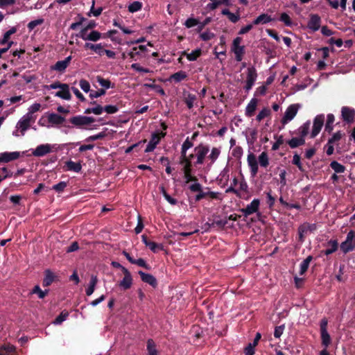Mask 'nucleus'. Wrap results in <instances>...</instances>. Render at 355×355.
<instances>
[{"label":"nucleus","instance_id":"1","mask_svg":"<svg viewBox=\"0 0 355 355\" xmlns=\"http://www.w3.org/2000/svg\"><path fill=\"white\" fill-rule=\"evenodd\" d=\"M340 121L336 123L335 133L347 131L355 133V109L349 106H343L340 109Z\"/></svg>","mask_w":355,"mask_h":355},{"label":"nucleus","instance_id":"2","mask_svg":"<svg viewBox=\"0 0 355 355\" xmlns=\"http://www.w3.org/2000/svg\"><path fill=\"white\" fill-rule=\"evenodd\" d=\"M335 125V116L333 114H328L326 121L324 114H318L313 119L311 133H320L323 126H324V132L331 133L334 130V128H336Z\"/></svg>","mask_w":355,"mask_h":355},{"label":"nucleus","instance_id":"3","mask_svg":"<svg viewBox=\"0 0 355 355\" xmlns=\"http://www.w3.org/2000/svg\"><path fill=\"white\" fill-rule=\"evenodd\" d=\"M62 149L61 145L57 144H44L38 145L35 148L31 149L34 157H41L51 153H57Z\"/></svg>","mask_w":355,"mask_h":355},{"label":"nucleus","instance_id":"4","mask_svg":"<svg viewBox=\"0 0 355 355\" xmlns=\"http://www.w3.org/2000/svg\"><path fill=\"white\" fill-rule=\"evenodd\" d=\"M65 121L64 117L55 113H45L40 119V123L42 125L58 126L63 123Z\"/></svg>","mask_w":355,"mask_h":355},{"label":"nucleus","instance_id":"5","mask_svg":"<svg viewBox=\"0 0 355 355\" xmlns=\"http://www.w3.org/2000/svg\"><path fill=\"white\" fill-rule=\"evenodd\" d=\"M355 248V232L349 231L345 241L340 244V249L343 253L346 254L352 251Z\"/></svg>","mask_w":355,"mask_h":355},{"label":"nucleus","instance_id":"6","mask_svg":"<svg viewBox=\"0 0 355 355\" xmlns=\"http://www.w3.org/2000/svg\"><path fill=\"white\" fill-rule=\"evenodd\" d=\"M327 319L324 318L320 321V334H321V340L322 345L327 348L331 343V337L327 331Z\"/></svg>","mask_w":355,"mask_h":355},{"label":"nucleus","instance_id":"7","mask_svg":"<svg viewBox=\"0 0 355 355\" xmlns=\"http://www.w3.org/2000/svg\"><path fill=\"white\" fill-rule=\"evenodd\" d=\"M94 119L92 116L78 115L71 117L69 119L70 123L77 127L88 125L94 122Z\"/></svg>","mask_w":355,"mask_h":355},{"label":"nucleus","instance_id":"8","mask_svg":"<svg viewBox=\"0 0 355 355\" xmlns=\"http://www.w3.org/2000/svg\"><path fill=\"white\" fill-rule=\"evenodd\" d=\"M30 114H26L18 121L17 128L19 129L21 132L27 130L28 128L31 126V124L35 122V116H31Z\"/></svg>","mask_w":355,"mask_h":355},{"label":"nucleus","instance_id":"9","mask_svg":"<svg viewBox=\"0 0 355 355\" xmlns=\"http://www.w3.org/2000/svg\"><path fill=\"white\" fill-rule=\"evenodd\" d=\"M260 205V200L258 198H254L249 205L245 208L240 209V211L245 217L253 214L258 211Z\"/></svg>","mask_w":355,"mask_h":355},{"label":"nucleus","instance_id":"10","mask_svg":"<svg viewBox=\"0 0 355 355\" xmlns=\"http://www.w3.org/2000/svg\"><path fill=\"white\" fill-rule=\"evenodd\" d=\"M300 108V105L298 104H292L289 105L282 119V122L283 124H285L288 123V121H291L295 116L297 114V111Z\"/></svg>","mask_w":355,"mask_h":355},{"label":"nucleus","instance_id":"11","mask_svg":"<svg viewBox=\"0 0 355 355\" xmlns=\"http://www.w3.org/2000/svg\"><path fill=\"white\" fill-rule=\"evenodd\" d=\"M247 162L250 168V175L252 178H254L259 170V162L256 156L252 153H249L247 157Z\"/></svg>","mask_w":355,"mask_h":355},{"label":"nucleus","instance_id":"12","mask_svg":"<svg viewBox=\"0 0 355 355\" xmlns=\"http://www.w3.org/2000/svg\"><path fill=\"white\" fill-rule=\"evenodd\" d=\"M196 160L193 162L195 166L203 164L204 159L209 152V148L204 146H198L195 148Z\"/></svg>","mask_w":355,"mask_h":355},{"label":"nucleus","instance_id":"13","mask_svg":"<svg viewBox=\"0 0 355 355\" xmlns=\"http://www.w3.org/2000/svg\"><path fill=\"white\" fill-rule=\"evenodd\" d=\"M123 274L124 277L123 279L120 281L119 285L122 289L127 290L129 289L132 284V278L127 268H123Z\"/></svg>","mask_w":355,"mask_h":355},{"label":"nucleus","instance_id":"14","mask_svg":"<svg viewBox=\"0 0 355 355\" xmlns=\"http://www.w3.org/2000/svg\"><path fill=\"white\" fill-rule=\"evenodd\" d=\"M321 24V18L318 15L312 14L310 15V19L308 21L307 27L315 32L319 30Z\"/></svg>","mask_w":355,"mask_h":355},{"label":"nucleus","instance_id":"15","mask_svg":"<svg viewBox=\"0 0 355 355\" xmlns=\"http://www.w3.org/2000/svg\"><path fill=\"white\" fill-rule=\"evenodd\" d=\"M142 241L145 245L153 252L154 253L157 252L159 250H163L164 246L162 244L156 243L153 241H148L146 235L141 236Z\"/></svg>","mask_w":355,"mask_h":355},{"label":"nucleus","instance_id":"16","mask_svg":"<svg viewBox=\"0 0 355 355\" xmlns=\"http://www.w3.org/2000/svg\"><path fill=\"white\" fill-rule=\"evenodd\" d=\"M71 60V56L69 55L63 60L58 61L53 66H51V69L59 72H64L69 66Z\"/></svg>","mask_w":355,"mask_h":355},{"label":"nucleus","instance_id":"17","mask_svg":"<svg viewBox=\"0 0 355 355\" xmlns=\"http://www.w3.org/2000/svg\"><path fill=\"white\" fill-rule=\"evenodd\" d=\"M20 157V153L17 151L5 152L0 153V162L7 163L17 159Z\"/></svg>","mask_w":355,"mask_h":355},{"label":"nucleus","instance_id":"18","mask_svg":"<svg viewBox=\"0 0 355 355\" xmlns=\"http://www.w3.org/2000/svg\"><path fill=\"white\" fill-rule=\"evenodd\" d=\"M138 273L144 282L148 284L153 288H155L157 286V281L156 278L151 274L146 273L141 270L139 271Z\"/></svg>","mask_w":355,"mask_h":355},{"label":"nucleus","instance_id":"19","mask_svg":"<svg viewBox=\"0 0 355 355\" xmlns=\"http://www.w3.org/2000/svg\"><path fill=\"white\" fill-rule=\"evenodd\" d=\"M340 139L341 135H333V137L329 139L327 144L324 146L326 153L328 155H331L334 153V143L338 141Z\"/></svg>","mask_w":355,"mask_h":355},{"label":"nucleus","instance_id":"20","mask_svg":"<svg viewBox=\"0 0 355 355\" xmlns=\"http://www.w3.org/2000/svg\"><path fill=\"white\" fill-rule=\"evenodd\" d=\"M183 166V172H184V178L186 183H189L191 181H196V178L193 177L191 174V168H190V164L189 162H180Z\"/></svg>","mask_w":355,"mask_h":355},{"label":"nucleus","instance_id":"21","mask_svg":"<svg viewBox=\"0 0 355 355\" xmlns=\"http://www.w3.org/2000/svg\"><path fill=\"white\" fill-rule=\"evenodd\" d=\"M58 279V276L55 275L51 270L47 269L44 271V277L43 279L42 285L44 287L50 286L53 282Z\"/></svg>","mask_w":355,"mask_h":355},{"label":"nucleus","instance_id":"22","mask_svg":"<svg viewBox=\"0 0 355 355\" xmlns=\"http://www.w3.org/2000/svg\"><path fill=\"white\" fill-rule=\"evenodd\" d=\"M193 146V143L189 140V137L184 141L181 148V155L180 157V162H188L186 158L187 151Z\"/></svg>","mask_w":355,"mask_h":355},{"label":"nucleus","instance_id":"23","mask_svg":"<svg viewBox=\"0 0 355 355\" xmlns=\"http://www.w3.org/2000/svg\"><path fill=\"white\" fill-rule=\"evenodd\" d=\"M258 103V100L253 98L250 100L245 108V115L251 117L254 115Z\"/></svg>","mask_w":355,"mask_h":355},{"label":"nucleus","instance_id":"24","mask_svg":"<svg viewBox=\"0 0 355 355\" xmlns=\"http://www.w3.org/2000/svg\"><path fill=\"white\" fill-rule=\"evenodd\" d=\"M159 135H152V138L144 150L145 153L152 152L156 148L160 140Z\"/></svg>","mask_w":355,"mask_h":355},{"label":"nucleus","instance_id":"25","mask_svg":"<svg viewBox=\"0 0 355 355\" xmlns=\"http://www.w3.org/2000/svg\"><path fill=\"white\" fill-rule=\"evenodd\" d=\"M273 20L272 18L270 15L266 13L261 14L259 15L254 21L253 24L254 25H258V24H268Z\"/></svg>","mask_w":355,"mask_h":355},{"label":"nucleus","instance_id":"26","mask_svg":"<svg viewBox=\"0 0 355 355\" xmlns=\"http://www.w3.org/2000/svg\"><path fill=\"white\" fill-rule=\"evenodd\" d=\"M305 135H301L299 137H293L291 139L288 141V144L291 148H297L300 146L304 144L305 139L303 136Z\"/></svg>","mask_w":355,"mask_h":355},{"label":"nucleus","instance_id":"27","mask_svg":"<svg viewBox=\"0 0 355 355\" xmlns=\"http://www.w3.org/2000/svg\"><path fill=\"white\" fill-rule=\"evenodd\" d=\"M327 245L329 248L326 249L323 252L325 255H329L338 250V243L336 240H330L327 242Z\"/></svg>","mask_w":355,"mask_h":355},{"label":"nucleus","instance_id":"28","mask_svg":"<svg viewBox=\"0 0 355 355\" xmlns=\"http://www.w3.org/2000/svg\"><path fill=\"white\" fill-rule=\"evenodd\" d=\"M61 90L57 92L55 94V96L60 97L64 100H70L71 95L69 92V86L67 84V87L60 89Z\"/></svg>","mask_w":355,"mask_h":355},{"label":"nucleus","instance_id":"29","mask_svg":"<svg viewBox=\"0 0 355 355\" xmlns=\"http://www.w3.org/2000/svg\"><path fill=\"white\" fill-rule=\"evenodd\" d=\"M147 51V47L146 45H139L138 47H134L132 50L129 53V55L131 58L134 59L136 55H140L142 53Z\"/></svg>","mask_w":355,"mask_h":355},{"label":"nucleus","instance_id":"30","mask_svg":"<svg viewBox=\"0 0 355 355\" xmlns=\"http://www.w3.org/2000/svg\"><path fill=\"white\" fill-rule=\"evenodd\" d=\"M258 162L261 167L266 168L269 165V157L268 153L265 151L262 152L258 157Z\"/></svg>","mask_w":355,"mask_h":355},{"label":"nucleus","instance_id":"31","mask_svg":"<svg viewBox=\"0 0 355 355\" xmlns=\"http://www.w3.org/2000/svg\"><path fill=\"white\" fill-rule=\"evenodd\" d=\"M97 282H98V279H97L96 276L92 275L91 277L89 286L85 291L87 295L89 296V295H92V293H94V291L95 290V287L97 284Z\"/></svg>","mask_w":355,"mask_h":355},{"label":"nucleus","instance_id":"32","mask_svg":"<svg viewBox=\"0 0 355 355\" xmlns=\"http://www.w3.org/2000/svg\"><path fill=\"white\" fill-rule=\"evenodd\" d=\"M187 78V74L184 71H179L170 76V80H173L176 83H180Z\"/></svg>","mask_w":355,"mask_h":355},{"label":"nucleus","instance_id":"33","mask_svg":"<svg viewBox=\"0 0 355 355\" xmlns=\"http://www.w3.org/2000/svg\"><path fill=\"white\" fill-rule=\"evenodd\" d=\"M66 167L68 171L77 173L80 172L82 168L81 164L80 163L74 162L71 160L66 162Z\"/></svg>","mask_w":355,"mask_h":355},{"label":"nucleus","instance_id":"34","mask_svg":"<svg viewBox=\"0 0 355 355\" xmlns=\"http://www.w3.org/2000/svg\"><path fill=\"white\" fill-rule=\"evenodd\" d=\"M257 77L256 69L254 67L248 68L246 81L251 82L254 84Z\"/></svg>","mask_w":355,"mask_h":355},{"label":"nucleus","instance_id":"35","mask_svg":"<svg viewBox=\"0 0 355 355\" xmlns=\"http://www.w3.org/2000/svg\"><path fill=\"white\" fill-rule=\"evenodd\" d=\"M230 168L226 166L219 174L218 179L220 182L227 183L230 177Z\"/></svg>","mask_w":355,"mask_h":355},{"label":"nucleus","instance_id":"36","mask_svg":"<svg viewBox=\"0 0 355 355\" xmlns=\"http://www.w3.org/2000/svg\"><path fill=\"white\" fill-rule=\"evenodd\" d=\"M49 290L46 289L44 291H42L39 285H36L34 286V288L31 291V294H37L38 295V297L40 299H43L45 297V296L48 294Z\"/></svg>","mask_w":355,"mask_h":355},{"label":"nucleus","instance_id":"37","mask_svg":"<svg viewBox=\"0 0 355 355\" xmlns=\"http://www.w3.org/2000/svg\"><path fill=\"white\" fill-rule=\"evenodd\" d=\"M147 350L148 355H157L156 345L153 339H148L147 341Z\"/></svg>","mask_w":355,"mask_h":355},{"label":"nucleus","instance_id":"38","mask_svg":"<svg viewBox=\"0 0 355 355\" xmlns=\"http://www.w3.org/2000/svg\"><path fill=\"white\" fill-rule=\"evenodd\" d=\"M330 166L337 173H342L345 171V167L337 161H332Z\"/></svg>","mask_w":355,"mask_h":355},{"label":"nucleus","instance_id":"39","mask_svg":"<svg viewBox=\"0 0 355 355\" xmlns=\"http://www.w3.org/2000/svg\"><path fill=\"white\" fill-rule=\"evenodd\" d=\"M227 224V220L226 218H221L219 216L215 218L211 222V225L215 227H218L219 228H223Z\"/></svg>","mask_w":355,"mask_h":355},{"label":"nucleus","instance_id":"40","mask_svg":"<svg viewBox=\"0 0 355 355\" xmlns=\"http://www.w3.org/2000/svg\"><path fill=\"white\" fill-rule=\"evenodd\" d=\"M241 41H242V38L239 37H236L233 40L232 51L234 53H236V51H237L239 49V50L240 49L245 50V46H240V43L241 42Z\"/></svg>","mask_w":355,"mask_h":355},{"label":"nucleus","instance_id":"41","mask_svg":"<svg viewBox=\"0 0 355 355\" xmlns=\"http://www.w3.org/2000/svg\"><path fill=\"white\" fill-rule=\"evenodd\" d=\"M184 54L187 55V58L189 60L194 61L197 60V58L201 55V50L196 49L190 53H186V52H184Z\"/></svg>","mask_w":355,"mask_h":355},{"label":"nucleus","instance_id":"42","mask_svg":"<svg viewBox=\"0 0 355 355\" xmlns=\"http://www.w3.org/2000/svg\"><path fill=\"white\" fill-rule=\"evenodd\" d=\"M17 32V28L16 27H12L9 31L6 32L3 35V37L2 40L0 42V44H6L8 40H9L11 35Z\"/></svg>","mask_w":355,"mask_h":355},{"label":"nucleus","instance_id":"43","mask_svg":"<svg viewBox=\"0 0 355 355\" xmlns=\"http://www.w3.org/2000/svg\"><path fill=\"white\" fill-rule=\"evenodd\" d=\"M142 3L139 1H134L128 6L130 12H135L141 9Z\"/></svg>","mask_w":355,"mask_h":355},{"label":"nucleus","instance_id":"44","mask_svg":"<svg viewBox=\"0 0 355 355\" xmlns=\"http://www.w3.org/2000/svg\"><path fill=\"white\" fill-rule=\"evenodd\" d=\"M101 37V33L97 31H92L88 34L87 40L96 42Z\"/></svg>","mask_w":355,"mask_h":355},{"label":"nucleus","instance_id":"45","mask_svg":"<svg viewBox=\"0 0 355 355\" xmlns=\"http://www.w3.org/2000/svg\"><path fill=\"white\" fill-rule=\"evenodd\" d=\"M94 5H95V1L92 0V3L90 11L87 14V15L89 17H91V14H92L95 17H98V16H99L101 14V12L103 11V8H101V7H100V8H98L97 9H95L94 8Z\"/></svg>","mask_w":355,"mask_h":355},{"label":"nucleus","instance_id":"46","mask_svg":"<svg viewBox=\"0 0 355 355\" xmlns=\"http://www.w3.org/2000/svg\"><path fill=\"white\" fill-rule=\"evenodd\" d=\"M207 197H209L210 199H214L218 200H223V194L218 191H207L206 192Z\"/></svg>","mask_w":355,"mask_h":355},{"label":"nucleus","instance_id":"47","mask_svg":"<svg viewBox=\"0 0 355 355\" xmlns=\"http://www.w3.org/2000/svg\"><path fill=\"white\" fill-rule=\"evenodd\" d=\"M96 80H97V82L99 83V85L105 89H109L110 87H112L111 86V82L107 79H104L101 76H98L96 77Z\"/></svg>","mask_w":355,"mask_h":355},{"label":"nucleus","instance_id":"48","mask_svg":"<svg viewBox=\"0 0 355 355\" xmlns=\"http://www.w3.org/2000/svg\"><path fill=\"white\" fill-rule=\"evenodd\" d=\"M67 187V182L64 181L60 182L59 183L54 184L52 187V189L58 193L62 192L64 189Z\"/></svg>","mask_w":355,"mask_h":355},{"label":"nucleus","instance_id":"49","mask_svg":"<svg viewBox=\"0 0 355 355\" xmlns=\"http://www.w3.org/2000/svg\"><path fill=\"white\" fill-rule=\"evenodd\" d=\"M270 114V109L265 107L262 109L257 116V120L261 121L263 119L266 118Z\"/></svg>","mask_w":355,"mask_h":355},{"label":"nucleus","instance_id":"50","mask_svg":"<svg viewBox=\"0 0 355 355\" xmlns=\"http://www.w3.org/2000/svg\"><path fill=\"white\" fill-rule=\"evenodd\" d=\"M68 312L62 311L61 313L55 319L53 324H60L62 322H64L68 317Z\"/></svg>","mask_w":355,"mask_h":355},{"label":"nucleus","instance_id":"51","mask_svg":"<svg viewBox=\"0 0 355 355\" xmlns=\"http://www.w3.org/2000/svg\"><path fill=\"white\" fill-rule=\"evenodd\" d=\"M279 20L284 23V24L287 26H291L292 25V21L291 17L288 14L284 12L281 15Z\"/></svg>","mask_w":355,"mask_h":355},{"label":"nucleus","instance_id":"52","mask_svg":"<svg viewBox=\"0 0 355 355\" xmlns=\"http://www.w3.org/2000/svg\"><path fill=\"white\" fill-rule=\"evenodd\" d=\"M44 22V19H35V20H33L31 21H30L27 26H28V28L31 31V30H33L38 25H40L42 24H43Z\"/></svg>","mask_w":355,"mask_h":355},{"label":"nucleus","instance_id":"53","mask_svg":"<svg viewBox=\"0 0 355 355\" xmlns=\"http://www.w3.org/2000/svg\"><path fill=\"white\" fill-rule=\"evenodd\" d=\"M284 329H285L284 324H282V325L276 327L275 328V331H274V336L276 338H279L282 336V335L283 334Z\"/></svg>","mask_w":355,"mask_h":355},{"label":"nucleus","instance_id":"54","mask_svg":"<svg viewBox=\"0 0 355 355\" xmlns=\"http://www.w3.org/2000/svg\"><path fill=\"white\" fill-rule=\"evenodd\" d=\"M220 151L218 148H212L211 153L209 155V157L211 159L212 162H215L218 159V157L220 155Z\"/></svg>","mask_w":355,"mask_h":355},{"label":"nucleus","instance_id":"55","mask_svg":"<svg viewBox=\"0 0 355 355\" xmlns=\"http://www.w3.org/2000/svg\"><path fill=\"white\" fill-rule=\"evenodd\" d=\"M131 68L134 70L142 72V73H150L151 71L149 69L141 67L138 63H134L131 65Z\"/></svg>","mask_w":355,"mask_h":355},{"label":"nucleus","instance_id":"56","mask_svg":"<svg viewBox=\"0 0 355 355\" xmlns=\"http://www.w3.org/2000/svg\"><path fill=\"white\" fill-rule=\"evenodd\" d=\"M41 105L40 103H34L29 108L26 114H31V116H34L33 114L40 110Z\"/></svg>","mask_w":355,"mask_h":355},{"label":"nucleus","instance_id":"57","mask_svg":"<svg viewBox=\"0 0 355 355\" xmlns=\"http://www.w3.org/2000/svg\"><path fill=\"white\" fill-rule=\"evenodd\" d=\"M211 3H209L207 5V9L210 10H214L216 9L218 6L222 4V1L220 0H216V1H211Z\"/></svg>","mask_w":355,"mask_h":355},{"label":"nucleus","instance_id":"58","mask_svg":"<svg viewBox=\"0 0 355 355\" xmlns=\"http://www.w3.org/2000/svg\"><path fill=\"white\" fill-rule=\"evenodd\" d=\"M132 264H137V266L143 267L146 269L150 268L149 266L146 263V261L142 258L135 259V261H132Z\"/></svg>","mask_w":355,"mask_h":355},{"label":"nucleus","instance_id":"59","mask_svg":"<svg viewBox=\"0 0 355 355\" xmlns=\"http://www.w3.org/2000/svg\"><path fill=\"white\" fill-rule=\"evenodd\" d=\"M103 110L107 114H114L119 110V108L116 105H109L105 106Z\"/></svg>","mask_w":355,"mask_h":355},{"label":"nucleus","instance_id":"60","mask_svg":"<svg viewBox=\"0 0 355 355\" xmlns=\"http://www.w3.org/2000/svg\"><path fill=\"white\" fill-rule=\"evenodd\" d=\"M198 24V20L194 18H189L184 22V26L187 28H191L196 26Z\"/></svg>","mask_w":355,"mask_h":355},{"label":"nucleus","instance_id":"61","mask_svg":"<svg viewBox=\"0 0 355 355\" xmlns=\"http://www.w3.org/2000/svg\"><path fill=\"white\" fill-rule=\"evenodd\" d=\"M293 164L296 165L300 171H303L301 163L300 156L297 154L294 155L293 157Z\"/></svg>","mask_w":355,"mask_h":355},{"label":"nucleus","instance_id":"62","mask_svg":"<svg viewBox=\"0 0 355 355\" xmlns=\"http://www.w3.org/2000/svg\"><path fill=\"white\" fill-rule=\"evenodd\" d=\"M80 87L85 92H88L90 89L89 82L84 79L80 80Z\"/></svg>","mask_w":355,"mask_h":355},{"label":"nucleus","instance_id":"63","mask_svg":"<svg viewBox=\"0 0 355 355\" xmlns=\"http://www.w3.org/2000/svg\"><path fill=\"white\" fill-rule=\"evenodd\" d=\"M232 155L236 158H240L243 155V149L239 146H236L233 148Z\"/></svg>","mask_w":355,"mask_h":355},{"label":"nucleus","instance_id":"64","mask_svg":"<svg viewBox=\"0 0 355 355\" xmlns=\"http://www.w3.org/2000/svg\"><path fill=\"white\" fill-rule=\"evenodd\" d=\"M196 100V96L193 94H189L186 98L185 103L187 107L191 109L193 106V103Z\"/></svg>","mask_w":355,"mask_h":355}]
</instances>
